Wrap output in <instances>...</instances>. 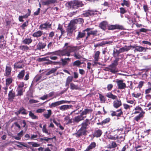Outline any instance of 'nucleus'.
Returning <instances> with one entry per match:
<instances>
[{
  "instance_id": "nucleus-1",
  "label": "nucleus",
  "mask_w": 151,
  "mask_h": 151,
  "mask_svg": "<svg viewBox=\"0 0 151 151\" xmlns=\"http://www.w3.org/2000/svg\"><path fill=\"white\" fill-rule=\"evenodd\" d=\"M68 43H66L62 50H59L52 52H48L45 55L52 54V55H56L60 57L64 56H70L71 55L70 53L76 51L77 49V47L68 46Z\"/></svg>"
},
{
  "instance_id": "nucleus-2",
  "label": "nucleus",
  "mask_w": 151,
  "mask_h": 151,
  "mask_svg": "<svg viewBox=\"0 0 151 151\" xmlns=\"http://www.w3.org/2000/svg\"><path fill=\"white\" fill-rule=\"evenodd\" d=\"M68 4L70 6V8L72 9H77L84 5L82 1L77 0L72 1L69 2Z\"/></svg>"
},
{
  "instance_id": "nucleus-3",
  "label": "nucleus",
  "mask_w": 151,
  "mask_h": 151,
  "mask_svg": "<svg viewBox=\"0 0 151 151\" xmlns=\"http://www.w3.org/2000/svg\"><path fill=\"white\" fill-rule=\"evenodd\" d=\"M84 20L83 18H79L78 19L71 20L68 24L72 26V27L76 29V24L78 23L82 24Z\"/></svg>"
},
{
  "instance_id": "nucleus-4",
  "label": "nucleus",
  "mask_w": 151,
  "mask_h": 151,
  "mask_svg": "<svg viewBox=\"0 0 151 151\" xmlns=\"http://www.w3.org/2000/svg\"><path fill=\"white\" fill-rule=\"evenodd\" d=\"M116 82L117 84L118 89H125L126 87V84L124 83L123 80H118Z\"/></svg>"
},
{
  "instance_id": "nucleus-5",
  "label": "nucleus",
  "mask_w": 151,
  "mask_h": 151,
  "mask_svg": "<svg viewBox=\"0 0 151 151\" xmlns=\"http://www.w3.org/2000/svg\"><path fill=\"white\" fill-rule=\"evenodd\" d=\"M76 29V28L72 27L68 24L66 29L67 35L70 37V38H71L73 33Z\"/></svg>"
},
{
  "instance_id": "nucleus-6",
  "label": "nucleus",
  "mask_w": 151,
  "mask_h": 151,
  "mask_svg": "<svg viewBox=\"0 0 151 151\" xmlns=\"http://www.w3.org/2000/svg\"><path fill=\"white\" fill-rule=\"evenodd\" d=\"M51 27V24L47 22L44 24H41L39 27V29L41 30H47L48 28H50Z\"/></svg>"
},
{
  "instance_id": "nucleus-7",
  "label": "nucleus",
  "mask_w": 151,
  "mask_h": 151,
  "mask_svg": "<svg viewBox=\"0 0 151 151\" xmlns=\"http://www.w3.org/2000/svg\"><path fill=\"white\" fill-rule=\"evenodd\" d=\"M111 115L112 116H116L117 117H120L123 114L121 109H119L116 111H111Z\"/></svg>"
},
{
  "instance_id": "nucleus-8",
  "label": "nucleus",
  "mask_w": 151,
  "mask_h": 151,
  "mask_svg": "<svg viewBox=\"0 0 151 151\" xmlns=\"http://www.w3.org/2000/svg\"><path fill=\"white\" fill-rule=\"evenodd\" d=\"M108 29L109 30H113L116 29H122L123 27L119 25H109L108 26Z\"/></svg>"
},
{
  "instance_id": "nucleus-9",
  "label": "nucleus",
  "mask_w": 151,
  "mask_h": 151,
  "mask_svg": "<svg viewBox=\"0 0 151 151\" xmlns=\"http://www.w3.org/2000/svg\"><path fill=\"white\" fill-rule=\"evenodd\" d=\"M96 11H95L96 12ZM95 12L91 10H88L83 12L82 15L84 17H89L90 16L93 15L94 14Z\"/></svg>"
},
{
  "instance_id": "nucleus-10",
  "label": "nucleus",
  "mask_w": 151,
  "mask_h": 151,
  "mask_svg": "<svg viewBox=\"0 0 151 151\" xmlns=\"http://www.w3.org/2000/svg\"><path fill=\"white\" fill-rule=\"evenodd\" d=\"M86 117V116H83L81 114L80 115H78L73 118V121L74 122L78 123L80 121L83 120Z\"/></svg>"
},
{
  "instance_id": "nucleus-11",
  "label": "nucleus",
  "mask_w": 151,
  "mask_h": 151,
  "mask_svg": "<svg viewBox=\"0 0 151 151\" xmlns=\"http://www.w3.org/2000/svg\"><path fill=\"white\" fill-rule=\"evenodd\" d=\"M20 114L23 115H27L28 113L27 111L22 107L20 108L15 113V114L17 115H18Z\"/></svg>"
},
{
  "instance_id": "nucleus-12",
  "label": "nucleus",
  "mask_w": 151,
  "mask_h": 151,
  "mask_svg": "<svg viewBox=\"0 0 151 151\" xmlns=\"http://www.w3.org/2000/svg\"><path fill=\"white\" fill-rule=\"evenodd\" d=\"M113 102V106L114 108L117 109L122 105V103L120 99L117 98Z\"/></svg>"
},
{
  "instance_id": "nucleus-13",
  "label": "nucleus",
  "mask_w": 151,
  "mask_h": 151,
  "mask_svg": "<svg viewBox=\"0 0 151 151\" xmlns=\"http://www.w3.org/2000/svg\"><path fill=\"white\" fill-rule=\"evenodd\" d=\"M60 60L61 61L60 62V65L64 66L68 64L69 62H70L71 59L69 58H61Z\"/></svg>"
},
{
  "instance_id": "nucleus-14",
  "label": "nucleus",
  "mask_w": 151,
  "mask_h": 151,
  "mask_svg": "<svg viewBox=\"0 0 151 151\" xmlns=\"http://www.w3.org/2000/svg\"><path fill=\"white\" fill-rule=\"evenodd\" d=\"M135 47V46L130 45L129 46H127L125 45L123 47H122L120 48V51L121 52H127L131 48H134Z\"/></svg>"
},
{
  "instance_id": "nucleus-15",
  "label": "nucleus",
  "mask_w": 151,
  "mask_h": 151,
  "mask_svg": "<svg viewBox=\"0 0 151 151\" xmlns=\"http://www.w3.org/2000/svg\"><path fill=\"white\" fill-rule=\"evenodd\" d=\"M57 2L56 0H45L42 2L43 5L48 6L50 5L54 4Z\"/></svg>"
},
{
  "instance_id": "nucleus-16",
  "label": "nucleus",
  "mask_w": 151,
  "mask_h": 151,
  "mask_svg": "<svg viewBox=\"0 0 151 151\" xmlns=\"http://www.w3.org/2000/svg\"><path fill=\"white\" fill-rule=\"evenodd\" d=\"M108 71L115 73L118 72L116 66L111 64L109 66Z\"/></svg>"
},
{
  "instance_id": "nucleus-17",
  "label": "nucleus",
  "mask_w": 151,
  "mask_h": 151,
  "mask_svg": "<svg viewBox=\"0 0 151 151\" xmlns=\"http://www.w3.org/2000/svg\"><path fill=\"white\" fill-rule=\"evenodd\" d=\"M108 25L107 22L106 21H103L99 24V26L101 29L105 30L106 29V27Z\"/></svg>"
},
{
  "instance_id": "nucleus-18",
  "label": "nucleus",
  "mask_w": 151,
  "mask_h": 151,
  "mask_svg": "<svg viewBox=\"0 0 151 151\" xmlns=\"http://www.w3.org/2000/svg\"><path fill=\"white\" fill-rule=\"evenodd\" d=\"M46 78V76H43V75L42 73L39 75H37L36 76L35 78V81L36 82H37L40 80L42 81Z\"/></svg>"
},
{
  "instance_id": "nucleus-19",
  "label": "nucleus",
  "mask_w": 151,
  "mask_h": 151,
  "mask_svg": "<svg viewBox=\"0 0 151 151\" xmlns=\"http://www.w3.org/2000/svg\"><path fill=\"white\" fill-rule=\"evenodd\" d=\"M43 34V31L39 30L34 33L32 34V36L34 37L38 38L41 37Z\"/></svg>"
},
{
  "instance_id": "nucleus-20",
  "label": "nucleus",
  "mask_w": 151,
  "mask_h": 151,
  "mask_svg": "<svg viewBox=\"0 0 151 151\" xmlns=\"http://www.w3.org/2000/svg\"><path fill=\"white\" fill-rule=\"evenodd\" d=\"M12 71V68L9 66L6 65V66L5 72L4 73L5 76H8L10 75Z\"/></svg>"
},
{
  "instance_id": "nucleus-21",
  "label": "nucleus",
  "mask_w": 151,
  "mask_h": 151,
  "mask_svg": "<svg viewBox=\"0 0 151 151\" xmlns=\"http://www.w3.org/2000/svg\"><path fill=\"white\" fill-rule=\"evenodd\" d=\"M72 105H64L59 107V109L60 110L62 111H64L69 109L72 107Z\"/></svg>"
},
{
  "instance_id": "nucleus-22",
  "label": "nucleus",
  "mask_w": 151,
  "mask_h": 151,
  "mask_svg": "<svg viewBox=\"0 0 151 151\" xmlns=\"http://www.w3.org/2000/svg\"><path fill=\"white\" fill-rule=\"evenodd\" d=\"M23 60H20L16 62L14 65V68H23V65L22 63Z\"/></svg>"
},
{
  "instance_id": "nucleus-23",
  "label": "nucleus",
  "mask_w": 151,
  "mask_h": 151,
  "mask_svg": "<svg viewBox=\"0 0 151 151\" xmlns=\"http://www.w3.org/2000/svg\"><path fill=\"white\" fill-rule=\"evenodd\" d=\"M86 33L84 32V30L81 32L80 31H79L78 32V34L76 38L77 40H80L81 38L84 37L86 35Z\"/></svg>"
},
{
  "instance_id": "nucleus-24",
  "label": "nucleus",
  "mask_w": 151,
  "mask_h": 151,
  "mask_svg": "<svg viewBox=\"0 0 151 151\" xmlns=\"http://www.w3.org/2000/svg\"><path fill=\"white\" fill-rule=\"evenodd\" d=\"M46 44L45 43H43L42 42H39L37 45V49L40 50L45 48Z\"/></svg>"
},
{
  "instance_id": "nucleus-25",
  "label": "nucleus",
  "mask_w": 151,
  "mask_h": 151,
  "mask_svg": "<svg viewBox=\"0 0 151 151\" xmlns=\"http://www.w3.org/2000/svg\"><path fill=\"white\" fill-rule=\"evenodd\" d=\"M15 97V93L13 91L12 89L11 90L8 94V99L9 100H12Z\"/></svg>"
},
{
  "instance_id": "nucleus-26",
  "label": "nucleus",
  "mask_w": 151,
  "mask_h": 151,
  "mask_svg": "<svg viewBox=\"0 0 151 151\" xmlns=\"http://www.w3.org/2000/svg\"><path fill=\"white\" fill-rule=\"evenodd\" d=\"M133 46L135 47L134 48H135V49L134 50L135 52L136 51L139 52H142L144 50H145L144 51L145 52L146 51V49H148L147 48H145L144 47L140 46H136L135 45Z\"/></svg>"
},
{
  "instance_id": "nucleus-27",
  "label": "nucleus",
  "mask_w": 151,
  "mask_h": 151,
  "mask_svg": "<svg viewBox=\"0 0 151 151\" xmlns=\"http://www.w3.org/2000/svg\"><path fill=\"white\" fill-rule=\"evenodd\" d=\"M100 54V52L99 51H96L95 53L94 58L95 64H96L97 63V62L98 61Z\"/></svg>"
},
{
  "instance_id": "nucleus-28",
  "label": "nucleus",
  "mask_w": 151,
  "mask_h": 151,
  "mask_svg": "<svg viewBox=\"0 0 151 151\" xmlns=\"http://www.w3.org/2000/svg\"><path fill=\"white\" fill-rule=\"evenodd\" d=\"M92 111L93 109H84L81 114L83 116L84 115H86L88 114H91Z\"/></svg>"
},
{
  "instance_id": "nucleus-29",
  "label": "nucleus",
  "mask_w": 151,
  "mask_h": 151,
  "mask_svg": "<svg viewBox=\"0 0 151 151\" xmlns=\"http://www.w3.org/2000/svg\"><path fill=\"white\" fill-rule=\"evenodd\" d=\"M117 144L114 141H112L107 146V148L109 149L114 148L117 146Z\"/></svg>"
},
{
  "instance_id": "nucleus-30",
  "label": "nucleus",
  "mask_w": 151,
  "mask_h": 151,
  "mask_svg": "<svg viewBox=\"0 0 151 151\" xmlns=\"http://www.w3.org/2000/svg\"><path fill=\"white\" fill-rule=\"evenodd\" d=\"M106 96L108 98L112 99H117V96L114 95L111 92H109L106 94Z\"/></svg>"
},
{
  "instance_id": "nucleus-31",
  "label": "nucleus",
  "mask_w": 151,
  "mask_h": 151,
  "mask_svg": "<svg viewBox=\"0 0 151 151\" xmlns=\"http://www.w3.org/2000/svg\"><path fill=\"white\" fill-rule=\"evenodd\" d=\"M21 128L24 129L25 131L27 129V126H26V123L24 120H22L20 122Z\"/></svg>"
},
{
  "instance_id": "nucleus-32",
  "label": "nucleus",
  "mask_w": 151,
  "mask_h": 151,
  "mask_svg": "<svg viewBox=\"0 0 151 151\" xmlns=\"http://www.w3.org/2000/svg\"><path fill=\"white\" fill-rule=\"evenodd\" d=\"M57 29L60 31L61 33L60 36H62L65 33V30L63 29L62 25L60 24H58Z\"/></svg>"
},
{
  "instance_id": "nucleus-33",
  "label": "nucleus",
  "mask_w": 151,
  "mask_h": 151,
  "mask_svg": "<svg viewBox=\"0 0 151 151\" xmlns=\"http://www.w3.org/2000/svg\"><path fill=\"white\" fill-rule=\"evenodd\" d=\"M82 63L80 60H77L73 62L71 66L73 67L76 66L79 67L80 65L82 64Z\"/></svg>"
},
{
  "instance_id": "nucleus-34",
  "label": "nucleus",
  "mask_w": 151,
  "mask_h": 151,
  "mask_svg": "<svg viewBox=\"0 0 151 151\" xmlns=\"http://www.w3.org/2000/svg\"><path fill=\"white\" fill-rule=\"evenodd\" d=\"M32 40L31 38H25L22 41V43L25 44L29 45L32 42Z\"/></svg>"
},
{
  "instance_id": "nucleus-35",
  "label": "nucleus",
  "mask_w": 151,
  "mask_h": 151,
  "mask_svg": "<svg viewBox=\"0 0 151 151\" xmlns=\"http://www.w3.org/2000/svg\"><path fill=\"white\" fill-rule=\"evenodd\" d=\"M109 43V42H102L100 43H99L97 44H95L94 45V47L95 48L97 47H99L100 46H102L106 44H108Z\"/></svg>"
},
{
  "instance_id": "nucleus-36",
  "label": "nucleus",
  "mask_w": 151,
  "mask_h": 151,
  "mask_svg": "<svg viewBox=\"0 0 151 151\" xmlns=\"http://www.w3.org/2000/svg\"><path fill=\"white\" fill-rule=\"evenodd\" d=\"M25 71V70H22L18 74L17 78L19 79H22L24 75Z\"/></svg>"
},
{
  "instance_id": "nucleus-37",
  "label": "nucleus",
  "mask_w": 151,
  "mask_h": 151,
  "mask_svg": "<svg viewBox=\"0 0 151 151\" xmlns=\"http://www.w3.org/2000/svg\"><path fill=\"white\" fill-rule=\"evenodd\" d=\"M75 51H76L74 52H73L74 53L73 55H70L74 56L76 59H81L82 58L81 55L78 52H76Z\"/></svg>"
},
{
  "instance_id": "nucleus-38",
  "label": "nucleus",
  "mask_w": 151,
  "mask_h": 151,
  "mask_svg": "<svg viewBox=\"0 0 151 151\" xmlns=\"http://www.w3.org/2000/svg\"><path fill=\"white\" fill-rule=\"evenodd\" d=\"M120 53L121 52L120 51V49L119 50L117 49H114L113 51V55L114 57H118Z\"/></svg>"
},
{
  "instance_id": "nucleus-39",
  "label": "nucleus",
  "mask_w": 151,
  "mask_h": 151,
  "mask_svg": "<svg viewBox=\"0 0 151 151\" xmlns=\"http://www.w3.org/2000/svg\"><path fill=\"white\" fill-rule=\"evenodd\" d=\"M111 133H106V134L107 135V137L109 139H111L116 140V139L117 137H116V136H113L111 135L110 134Z\"/></svg>"
},
{
  "instance_id": "nucleus-40",
  "label": "nucleus",
  "mask_w": 151,
  "mask_h": 151,
  "mask_svg": "<svg viewBox=\"0 0 151 151\" xmlns=\"http://www.w3.org/2000/svg\"><path fill=\"white\" fill-rule=\"evenodd\" d=\"M23 135V133H18L17 136H13V137L17 140H19L21 139V137Z\"/></svg>"
},
{
  "instance_id": "nucleus-41",
  "label": "nucleus",
  "mask_w": 151,
  "mask_h": 151,
  "mask_svg": "<svg viewBox=\"0 0 151 151\" xmlns=\"http://www.w3.org/2000/svg\"><path fill=\"white\" fill-rule=\"evenodd\" d=\"M93 29V28H87L84 30V32H87V35L89 37L90 35H91L90 30Z\"/></svg>"
},
{
  "instance_id": "nucleus-42",
  "label": "nucleus",
  "mask_w": 151,
  "mask_h": 151,
  "mask_svg": "<svg viewBox=\"0 0 151 151\" xmlns=\"http://www.w3.org/2000/svg\"><path fill=\"white\" fill-rule=\"evenodd\" d=\"M47 111H48V113L44 114L43 116L46 118L48 119L52 114V111L50 109L47 110Z\"/></svg>"
},
{
  "instance_id": "nucleus-43",
  "label": "nucleus",
  "mask_w": 151,
  "mask_h": 151,
  "mask_svg": "<svg viewBox=\"0 0 151 151\" xmlns=\"http://www.w3.org/2000/svg\"><path fill=\"white\" fill-rule=\"evenodd\" d=\"M70 88L72 90L78 89L79 88L78 85H76L73 83H71L70 84Z\"/></svg>"
},
{
  "instance_id": "nucleus-44",
  "label": "nucleus",
  "mask_w": 151,
  "mask_h": 151,
  "mask_svg": "<svg viewBox=\"0 0 151 151\" xmlns=\"http://www.w3.org/2000/svg\"><path fill=\"white\" fill-rule=\"evenodd\" d=\"M60 105L59 101H57L53 103H52L49 105V107L50 108L55 107L58 106Z\"/></svg>"
},
{
  "instance_id": "nucleus-45",
  "label": "nucleus",
  "mask_w": 151,
  "mask_h": 151,
  "mask_svg": "<svg viewBox=\"0 0 151 151\" xmlns=\"http://www.w3.org/2000/svg\"><path fill=\"white\" fill-rule=\"evenodd\" d=\"M110 120L111 119L110 118H107L102 121L101 122L99 123V124L102 125H104L109 122Z\"/></svg>"
},
{
  "instance_id": "nucleus-46",
  "label": "nucleus",
  "mask_w": 151,
  "mask_h": 151,
  "mask_svg": "<svg viewBox=\"0 0 151 151\" xmlns=\"http://www.w3.org/2000/svg\"><path fill=\"white\" fill-rule=\"evenodd\" d=\"M90 120L88 119H86L84 122L82 123V125L87 127L90 124Z\"/></svg>"
},
{
  "instance_id": "nucleus-47",
  "label": "nucleus",
  "mask_w": 151,
  "mask_h": 151,
  "mask_svg": "<svg viewBox=\"0 0 151 151\" xmlns=\"http://www.w3.org/2000/svg\"><path fill=\"white\" fill-rule=\"evenodd\" d=\"M96 144L95 142H92L88 147L91 150L96 147Z\"/></svg>"
},
{
  "instance_id": "nucleus-48",
  "label": "nucleus",
  "mask_w": 151,
  "mask_h": 151,
  "mask_svg": "<svg viewBox=\"0 0 151 151\" xmlns=\"http://www.w3.org/2000/svg\"><path fill=\"white\" fill-rule=\"evenodd\" d=\"M29 116L32 119H38V117L37 116L35 115L34 113L31 111H30L29 114Z\"/></svg>"
},
{
  "instance_id": "nucleus-49",
  "label": "nucleus",
  "mask_w": 151,
  "mask_h": 151,
  "mask_svg": "<svg viewBox=\"0 0 151 151\" xmlns=\"http://www.w3.org/2000/svg\"><path fill=\"white\" fill-rule=\"evenodd\" d=\"M99 98L101 102L104 103L106 101L104 96L100 93H99Z\"/></svg>"
},
{
  "instance_id": "nucleus-50",
  "label": "nucleus",
  "mask_w": 151,
  "mask_h": 151,
  "mask_svg": "<svg viewBox=\"0 0 151 151\" xmlns=\"http://www.w3.org/2000/svg\"><path fill=\"white\" fill-rule=\"evenodd\" d=\"M119 59V58H116L111 64L116 66L118 64V61Z\"/></svg>"
},
{
  "instance_id": "nucleus-51",
  "label": "nucleus",
  "mask_w": 151,
  "mask_h": 151,
  "mask_svg": "<svg viewBox=\"0 0 151 151\" xmlns=\"http://www.w3.org/2000/svg\"><path fill=\"white\" fill-rule=\"evenodd\" d=\"M86 133H75L73 134V135L77 137H79L82 135H85L86 134Z\"/></svg>"
},
{
  "instance_id": "nucleus-52",
  "label": "nucleus",
  "mask_w": 151,
  "mask_h": 151,
  "mask_svg": "<svg viewBox=\"0 0 151 151\" xmlns=\"http://www.w3.org/2000/svg\"><path fill=\"white\" fill-rule=\"evenodd\" d=\"M86 128L87 127L82 125V127L78 132H86Z\"/></svg>"
},
{
  "instance_id": "nucleus-53",
  "label": "nucleus",
  "mask_w": 151,
  "mask_h": 151,
  "mask_svg": "<svg viewBox=\"0 0 151 151\" xmlns=\"http://www.w3.org/2000/svg\"><path fill=\"white\" fill-rule=\"evenodd\" d=\"M20 49L23 51H27L28 50L29 48L26 45H22L19 47Z\"/></svg>"
},
{
  "instance_id": "nucleus-54",
  "label": "nucleus",
  "mask_w": 151,
  "mask_h": 151,
  "mask_svg": "<svg viewBox=\"0 0 151 151\" xmlns=\"http://www.w3.org/2000/svg\"><path fill=\"white\" fill-rule=\"evenodd\" d=\"M6 85H9L12 82V78H7L6 79Z\"/></svg>"
},
{
  "instance_id": "nucleus-55",
  "label": "nucleus",
  "mask_w": 151,
  "mask_h": 151,
  "mask_svg": "<svg viewBox=\"0 0 151 151\" xmlns=\"http://www.w3.org/2000/svg\"><path fill=\"white\" fill-rule=\"evenodd\" d=\"M123 2L121 4V5L124 6V5L126 6L127 7H128L129 6V4L128 1L125 0H124L123 1Z\"/></svg>"
},
{
  "instance_id": "nucleus-56",
  "label": "nucleus",
  "mask_w": 151,
  "mask_h": 151,
  "mask_svg": "<svg viewBox=\"0 0 151 151\" xmlns=\"http://www.w3.org/2000/svg\"><path fill=\"white\" fill-rule=\"evenodd\" d=\"M65 120L66 121L67 124H71L72 122V119H70L68 116H67L65 118Z\"/></svg>"
},
{
  "instance_id": "nucleus-57",
  "label": "nucleus",
  "mask_w": 151,
  "mask_h": 151,
  "mask_svg": "<svg viewBox=\"0 0 151 151\" xmlns=\"http://www.w3.org/2000/svg\"><path fill=\"white\" fill-rule=\"evenodd\" d=\"M23 88L17 89V96H21L23 94Z\"/></svg>"
},
{
  "instance_id": "nucleus-58",
  "label": "nucleus",
  "mask_w": 151,
  "mask_h": 151,
  "mask_svg": "<svg viewBox=\"0 0 151 151\" xmlns=\"http://www.w3.org/2000/svg\"><path fill=\"white\" fill-rule=\"evenodd\" d=\"M92 30L93 29H91V30H90L92 35L94 36H96L99 35V34H98V31L97 30Z\"/></svg>"
},
{
  "instance_id": "nucleus-59",
  "label": "nucleus",
  "mask_w": 151,
  "mask_h": 151,
  "mask_svg": "<svg viewBox=\"0 0 151 151\" xmlns=\"http://www.w3.org/2000/svg\"><path fill=\"white\" fill-rule=\"evenodd\" d=\"M145 83V82L144 81H140V82H139V83L137 87V88L139 89H140L142 87V86H143L144 84Z\"/></svg>"
},
{
  "instance_id": "nucleus-60",
  "label": "nucleus",
  "mask_w": 151,
  "mask_h": 151,
  "mask_svg": "<svg viewBox=\"0 0 151 151\" xmlns=\"http://www.w3.org/2000/svg\"><path fill=\"white\" fill-rule=\"evenodd\" d=\"M142 117V113H140L139 114L136 116L134 118V120H135L137 121H138L139 120L140 118Z\"/></svg>"
},
{
  "instance_id": "nucleus-61",
  "label": "nucleus",
  "mask_w": 151,
  "mask_h": 151,
  "mask_svg": "<svg viewBox=\"0 0 151 151\" xmlns=\"http://www.w3.org/2000/svg\"><path fill=\"white\" fill-rule=\"evenodd\" d=\"M53 139H55V141H56V137L55 136H53L52 137H47L46 141L48 142L50 140H52Z\"/></svg>"
},
{
  "instance_id": "nucleus-62",
  "label": "nucleus",
  "mask_w": 151,
  "mask_h": 151,
  "mask_svg": "<svg viewBox=\"0 0 151 151\" xmlns=\"http://www.w3.org/2000/svg\"><path fill=\"white\" fill-rule=\"evenodd\" d=\"M73 78V77L72 76H68L66 79V81L70 83L72 81Z\"/></svg>"
},
{
  "instance_id": "nucleus-63",
  "label": "nucleus",
  "mask_w": 151,
  "mask_h": 151,
  "mask_svg": "<svg viewBox=\"0 0 151 151\" xmlns=\"http://www.w3.org/2000/svg\"><path fill=\"white\" fill-rule=\"evenodd\" d=\"M141 95V94L140 93H137L136 94H135L134 93H133L132 94V95L134 97L137 98H139Z\"/></svg>"
},
{
  "instance_id": "nucleus-64",
  "label": "nucleus",
  "mask_w": 151,
  "mask_h": 151,
  "mask_svg": "<svg viewBox=\"0 0 151 151\" xmlns=\"http://www.w3.org/2000/svg\"><path fill=\"white\" fill-rule=\"evenodd\" d=\"M28 21H27L26 22H25L23 24H22V25L21 26V27L22 29H24V27H27L28 25Z\"/></svg>"
}]
</instances>
